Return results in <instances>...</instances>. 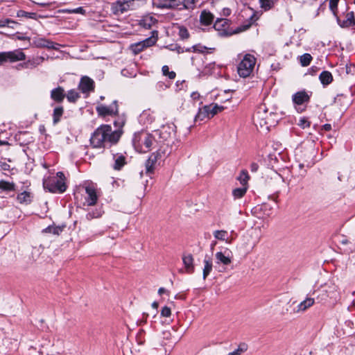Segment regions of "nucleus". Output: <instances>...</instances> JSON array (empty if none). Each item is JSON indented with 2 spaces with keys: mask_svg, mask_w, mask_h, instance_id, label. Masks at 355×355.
Here are the masks:
<instances>
[{
  "mask_svg": "<svg viewBox=\"0 0 355 355\" xmlns=\"http://www.w3.org/2000/svg\"><path fill=\"white\" fill-rule=\"evenodd\" d=\"M297 125L302 129H305L306 128H309L311 125V122L308 121L306 117H301L299 119Z\"/></svg>",
  "mask_w": 355,
  "mask_h": 355,
  "instance_id": "obj_46",
  "label": "nucleus"
},
{
  "mask_svg": "<svg viewBox=\"0 0 355 355\" xmlns=\"http://www.w3.org/2000/svg\"><path fill=\"white\" fill-rule=\"evenodd\" d=\"M44 189L51 193H62L67 188L66 178L62 172H58L55 175L45 177L43 180Z\"/></svg>",
  "mask_w": 355,
  "mask_h": 355,
  "instance_id": "obj_2",
  "label": "nucleus"
},
{
  "mask_svg": "<svg viewBox=\"0 0 355 355\" xmlns=\"http://www.w3.org/2000/svg\"><path fill=\"white\" fill-rule=\"evenodd\" d=\"M205 106L208 107L207 112L209 113L210 118L213 117L216 114L221 112L225 109L223 106L218 105V104L216 103H212L209 105Z\"/></svg>",
  "mask_w": 355,
  "mask_h": 355,
  "instance_id": "obj_25",
  "label": "nucleus"
},
{
  "mask_svg": "<svg viewBox=\"0 0 355 355\" xmlns=\"http://www.w3.org/2000/svg\"><path fill=\"white\" fill-rule=\"evenodd\" d=\"M260 240L257 229L246 232L242 238V247L245 249H253Z\"/></svg>",
  "mask_w": 355,
  "mask_h": 355,
  "instance_id": "obj_5",
  "label": "nucleus"
},
{
  "mask_svg": "<svg viewBox=\"0 0 355 355\" xmlns=\"http://www.w3.org/2000/svg\"><path fill=\"white\" fill-rule=\"evenodd\" d=\"M322 129L326 131H329L331 130V124H324L322 127Z\"/></svg>",
  "mask_w": 355,
  "mask_h": 355,
  "instance_id": "obj_55",
  "label": "nucleus"
},
{
  "mask_svg": "<svg viewBox=\"0 0 355 355\" xmlns=\"http://www.w3.org/2000/svg\"><path fill=\"white\" fill-rule=\"evenodd\" d=\"M223 23H225V21L223 19L217 20L214 24V28H217V26H218L220 24H222V25H223Z\"/></svg>",
  "mask_w": 355,
  "mask_h": 355,
  "instance_id": "obj_56",
  "label": "nucleus"
},
{
  "mask_svg": "<svg viewBox=\"0 0 355 355\" xmlns=\"http://www.w3.org/2000/svg\"><path fill=\"white\" fill-rule=\"evenodd\" d=\"M158 306H159V304H158V302H154L152 304V306H153L154 309H157L158 308Z\"/></svg>",
  "mask_w": 355,
  "mask_h": 355,
  "instance_id": "obj_61",
  "label": "nucleus"
},
{
  "mask_svg": "<svg viewBox=\"0 0 355 355\" xmlns=\"http://www.w3.org/2000/svg\"><path fill=\"white\" fill-rule=\"evenodd\" d=\"M63 107L61 106L57 107L54 109L53 114L54 124H56L60 121V118L63 114Z\"/></svg>",
  "mask_w": 355,
  "mask_h": 355,
  "instance_id": "obj_32",
  "label": "nucleus"
},
{
  "mask_svg": "<svg viewBox=\"0 0 355 355\" xmlns=\"http://www.w3.org/2000/svg\"><path fill=\"white\" fill-rule=\"evenodd\" d=\"M314 304L315 299L313 297H307L305 300L297 304L294 311L296 313H304L313 306Z\"/></svg>",
  "mask_w": 355,
  "mask_h": 355,
  "instance_id": "obj_16",
  "label": "nucleus"
},
{
  "mask_svg": "<svg viewBox=\"0 0 355 355\" xmlns=\"http://www.w3.org/2000/svg\"><path fill=\"white\" fill-rule=\"evenodd\" d=\"M0 189L5 191H10L15 190V184L4 180L0 181Z\"/></svg>",
  "mask_w": 355,
  "mask_h": 355,
  "instance_id": "obj_35",
  "label": "nucleus"
},
{
  "mask_svg": "<svg viewBox=\"0 0 355 355\" xmlns=\"http://www.w3.org/2000/svg\"><path fill=\"white\" fill-rule=\"evenodd\" d=\"M255 63L256 58L252 55H245L238 64L237 71L239 75L243 78L250 76L253 71Z\"/></svg>",
  "mask_w": 355,
  "mask_h": 355,
  "instance_id": "obj_4",
  "label": "nucleus"
},
{
  "mask_svg": "<svg viewBox=\"0 0 355 355\" xmlns=\"http://www.w3.org/2000/svg\"><path fill=\"white\" fill-rule=\"evenodd\" d=\"M205 266L203 268V279H205L212 270V261L210 258H205L204 260Z\"/></svg>",
  "mask_w": 355,
  "mask_h": 355,
  "instance_id": "obj_28",
  "label": "nucleus"
},
{
  "mask_svg": "<svg viewBox=\"0 0 355 355\" xmlns=\"http://www.w3.org/2000/svg\"><path fill=\"white\" fill-rule=\"evenodd\" d=\"M250 167H251V171H252V172H256V171H257V169H258L259 166H258V164H256V163H252V164H251V166H250Z\"/></svg>",
  "mask_w": 355,
  "mask_h": 355,
  "instance_id": "obj_54",
  "label": "nucleus"
},
{
  "mask_svg": "<svg viewBox=\"0 0 355 355\" xmlns=\"http://www.w3.org/2000/svg\"><path fill=\"white\" fill-rule=\"evenodd\" d=\"M125 123V119L123 116H119L117 119L114 121V126L117 128L116 130H122L123 127Z\"/></svg>",
  "mask_w": 355,
  "mask_h": 355,
  "instance_id": "obj_38",
  "label": "nucleus"
},
{
  "mask_svg": "<svg viewBox=\"0 0 355 355\" xmlns=\"http://www.w3.org/2000/svg\"><path fill=\"white\" fill-rule=\"evenodd\" d=\"M85 192L87 195L85 201L87 205L94 206L96 204L98 196L96 189L93 186H86Z\"/></svg>",
  "mask_w": 355,
  "mask_h": 355,
  "instance_id": "obj_13",
  "label": "nucleus"
},
{
  "mask_svg": "<svg viewBox=\"0 0 355 355\" xmlns=\"http://www.w3.org/2000/svg\"><path fill=\"white\" fill-rule=\"evenodd\" d=\"M175 125L174 124H168L162 126L159 130L155 131V134L159 136L162 141H169L175 137Z\"/></svg>",
  "mask_w": 355,
  "mask_h": 355,
  "instance_id": "obj_10",
  "label": "nucleus"
},
{
  "mask_svg": "<svg viewBox=\"0 0 355 355\" xmlns=\"http://www.w3.org/2000/svg\"><path fill=\"white\" fill-rule=\"evenodd\" d=\"M51 97L53 101L61 103L65 97L64 89L61 87H58L53 89L51 92Z\"/></svg>",
  "mask_w": 355,
  "mask_h": 355,
  "instance_id": "obj_20",
  "label": "nucleus"
},
{
  "mask_svg": "<svg viewBox=\"0 0 355 355\" xmlns=\"http://www.w3.org/2000/svg\"><path fill=\"white\" fill-rule=\"evenodd\" d=\"M207 49L208 48L205 46H202L201 44H196L191 46L187 51L192 52L204 53Z\"/></svg>",
  "mask_w": 355,
  "mask_h": 355,
  "instance_id": "obj_40",
  "label": "nucleus"
},
{
  "mask_svg": "<svg viewBox=\"0 0 355 355\" xmlns=\"http://www.w3.org/2000/svg\"><path fill=\"white\" fill-rule=\"evenodd\" d=\"M17 39L19 40H28V41L30 40L29 37H25V36H18Z\"/></svg>",
  "mask_w": 355,
  "mask_h": 355,
  "instance_id": "obj_58",
  "label": "nucleus"
},
{
  "mask_svg": "<svg viewBox=\"0 0 355 355\" xmlns=\"http://www.w3.org/2000/svg\"><path fill=\"white\" fill-rule=\"evenodd\" d=\"M216 263L217 264H223L224 266L230 265L232 263V256L230 253L217 252L215 254Z\"/></svg>",
  "mask_w": 355,
  "mask_h": 355,
  "instance_id": "obj_17",
  "label": "nucleus"
},
{
  "mask_svg": "<svg viewBox=\"0 0 355 355\" xmlns=\"http://www.w3.org/2000/svg\"><path fill=\"white\" fill-rule=\"evenodd\" d=\"M213 234L218 240L224 241L227 243H230L232 241L231 240H229L228 233L225 230H216L214 232Z\"/></svg>",
  "mask_w": 355,
  "mask_h": 355,
  "instance_id": "obj_26",
  "label": "nucleus"
},
{
  "mask_svg": "<svg viewBox=\"0 0 355 355\" xmlns=\"http://www.w3.org/2000/svg\"><path fill=\"white\" fill-rule=\"evenodd\" d=\"M246 349L239 347L234 351L230 352L227 355H241Z\"/></svg>",
  "mask_w": 355,
  "mask_h": 355,
  "instance_id": "obj_51",
  "label": "nucleus"
},
{
  "mask_svg": "<svg viewBox=\"0 0 355 355\" xmlns=\"http://www.w3.org/2000/svg\"><path fill=\"white\" fill-rule=\"evenodd\" d=\"M171 309L168 306H164L162 309V311H161V315L162 317H169L171 316Z\"/></svg>",
  "mask_w": 355,
  "mask_h": 355,
  "instance_id": "obj_48",
  "label": "nucleus"
},
{
  "mask_svg": "<svg viewBox=\"0 0 355 355\" xmlns=\"http://www.w3.org/2000/svg\"><path fill=\"white\" fill-rule=\"evenodd\" d=\"M162 153L170 155V154L173 153V151L171 149L170 150H168V147H167L166 148L164 149V150L162 152Z\"/></svg>",
  "mask_w": 355,
  "mask_h": 355,
  "instance_id": "obj_57",
  "label": "nucleus"
},
{
  "mask_svg": "<svg viewBox=\"0 0 355 355\" xmlns=\"http://www.w3.org/2000/svg\"><path fill=\"white\" fill-rule=\"evenodd\" d=\"M96 110L98 116L102 117L116 115L119 112L117 102L116 101L110 106L99 105L96 107Z\"/></svg>",
  "mask_w": 355,
  "mask_h": 355,
  "instance_id": "obj_11",
  "label": "nucleus"
},
{
  "mask_svg": "<svg viewBox=\"0 0 355 355\" xmlns=\"http://www.w3.org/2000/svg\"><path fill=\"white\" fill-rule=\"evenodd\" d=\"M3 144H4V145H7V143L0 141V145H3Z\"/></svg>",
  "mask_w": 355,
  "mask_h": 355,
  "instance_id": "obj_62",
  "label": "nucleus"
},
{
  "mask_svg": "<svg viewBox=\"0 0 355 355\" xmlns=\"http://www.w3.org/2000/svg\"><path fill=\"white\" fill-rule=\"evenodd\" d=\"M125 164L124 157H118L115 160L114 168L115 170H120Z\"/></svg>",
  "mask_w": 355,
  "mask_h": 355,
  "instance_id": "obj_41",
  "label": "nucleus"
},
{
  "mask_svg": "<svg viewBox=\"0 0 355 355\" xmlns=\"http://www.w3.org/2000/svg\"><path fill=\"white\" fill-rule=\"evenodd\" d=\"M191 97L194 101H200V104L202 103V101H201V96L198 92H193L191 94Z\"/></svg>",
  "mask_w": 355,
  "mask_h": 355,
  "instance_id": "obj_50",
  "label": "nucleus"
},
{
  "mask_svg": "<svg viewBox=\"0 0 355 355\" xmlns=\"http://www.w3.org/2000/svg\"><path fill=\"white\" fill-rule=\"evenodd\" d=\"M162 71L163 74L168 76L170 79H174L175 78V73L174 71H169V68L167 65L163 66Z\"/></svg>",
  "mask_w": 355,
  "mask_h": 355,
  "instance_id": "obj_44",
  "label": "nucleus"
},
{
  "mask_svg": "<svg viewBox=\"0 0 355 355\" xmlns=\"http://www.w3.org/2000/svg\"><path fill=\"white\" fill-rule=\"evenodd\" d=\"M310 98L311 94L304 90L299 91L293 95L292 101L297 112L301 113L305 110L304 108L302 109L300 106L308 103Z\"/></svg>",
  "mask_w": 355,
  "mask_h": 355,
  "instance_id": "obj_7",
  "label": "nucleus"
},
{
  "mask_svg": "<svg viewBox=\"0 0 355 355\" xmlns=\"http://www.w3.org/2000/svg\"><path fill=\"white\" fill-rule=\"evenodd\" d=\"M178 29V35L182 40L188 39L189 37V31L185 27L182 26H179Z\"/></svg>",
  "mask_w": 355,
  "mask_h": 355,
  "instance_id": "obj_43",
  "label": "nucleus"
},
{
  "mask_svg": "<svg viewBox=\"0 0 355 355\" xmlns=\"http://www.w3.org/2000/svg\"><path fill=\"white\" fill-rule=\"evenodd\" d=\"M183 264L185 268V270L189 274L194 272V265H193V257L191 254H184L182 257Z\"/></svg>",
  "mask_w": 355,
  "mask_h": 355,
  "instance_id": "obj_18",
  "label": "nucleus"
},
{
  "mask_svg": "<svg viewBox=\"0 0 355 355\" xmlns=\"http://www.w3.org/2000/svg\"><path fill=\"white\" fill-rule=\"evenodd\" d=\"M268 158L270 159L269 167L272 168H275V164L278 162L277 157H268Z\"/></svg>",
  "mask_w": 355,
  "mask_h": 355,
  "instance_id": "obj_52",
  "label": "nucleus"
},
{
  "mask_svg": "<svg viewBox=\"0 0 355 355\" xmlns=\"http://www.w3.org/2000/svg\"><path fill=\"white\" fill-rule=\"evenodd\" d=\"M248 190V187H241L240 188H236L232 191V196L234 199L241 198L245 196Z\"/></svg>",
  "mask_w": 355,
  "mask_h": 355,
  "instance_id": "obj_29",
  "label": "nucleus"
},
{
  "mask_svg": "<svg viewBox=\"0 0 355 355\" xmlns=\"http://www.w3.org/2000/svg\"><path fill=\"white\" fill-rule=\"evenodd\" d=\"M157 31H153L152 36L137 43L130 46V49L135 54H137L142 51L144 49L153 46L157 40Z\"/></svg>",
  "mask_w": 355,
  "mask_h": 355,
  "instance_id": "obj_6",
  "label": "nucleus"
},
{
  "mask_svg": "<svg viewBox=\"0 0 355 355\" xmlns=\"http://www.w3.org/2000/svg\"><path fill=\"white\" fill-rule=\"evenodd\" d=\"M44 60V58H42V57H38V58H36L35 59H34V60L33 62L31 61H28L27 62V64L28 65H33V66H35L37 64H40V63H42L43 61Z\"/></svg>",
  "mask_w": 355,
  "mask_h": 355,
  "instance_id": "obj_49",
  "label": "nucleus"
},
{
  "mask_svg": "<svg viewBox=\"0 0 355 355\" xmlns=\"http://www.w3.org/2000/svg\"><path fill=\"white\" fill-rule=\"evenodd\" d=\"M157 21V19L151 15H146L140 21L139 24L144 28L149 29L155 25Z\"/></svg>",
  "mask_w": 355,
  "mask_h": 355,
  "instance_id": "obj_23",
  "label": "nucleus"
},
{
  "mask_svg": "<svg viewBox=\"0 0 355 355\" xmlns=\"http://www.w3.org/2000/svg\"><path fill=\"white\" fill-rule=\"evenodd\" d=\"M157 166V157H148L145 162L146 173H153Z\"/></svg>",
  "mask_w": 355,
  "mask_h": 355,
  "instance_id": "obj_21",
  "label": "nucleus"
},
{
  "mask_svg": "<svg viewBox=\"0 0 355 355\" xmlns=\"http://www.w3.org/2000/svg\"><path fill=\"white\" fill-rule=\"evenodd\" d=\"M65 12L68 13H76L82 15H84L85 13V10L82 7H79L72 10H66Z\"/></svg>",
  "mask_w": 355,
  "mask_h": 355,
  "instance_id": "obj_47",
  "label": "nucleus"
},
{
  "mask_svg": "<svg viewBox=\"0 0 355 355\" xmlns=\"http://www.w3.org/2000/svg\"><path fill=\"white\" fill-rule=\"evenodd\" d=\"M337 21L340 27L348 28L355 24L354 14L353 12H349L346 14L345 20L341 21L338 17H337Z\"/></svg>",
  "mask_w": 355,
  "mask_h": 355,
  "instance_id": "obj_19",
  "label": "nucleus"
},
{
  "mask_svg": "<svg viewBox=\"0 0 355 355\" xmlns=\"http://www.w3.org/2000/svg\"><path fill=\"white\" fill-rule=\"evenodd\" d=\"M94 83L92 79L87 76L81 78L78 87L83 93H87L94 90Z\"/></svg>",
  "mask_w": 355,
  "mask_h": 355,
  "instance_id": "obj_15",
  "label": "nucleus"
},
{
  "mask_svg": "<svg viewBox=\"0 0 355 355\" xmlns=\"http://www.w3.org/2000/svg\"><path fill=\"white\" fill-rule=\"evenodd\" d=\"M142 175H143V172L141 171V172L140 173V176L141 177V176H142Z\"/></svg>",
  "mask_w": 355,
  "mask_h": 355,
  "instance_id": "obj_64",
  "label": "nucleus"
},
{
  "mask_svg": "<svg viewBox=\"0 0 355 355\" xmlns=\"http://www.w3.org/2000/svg\"><path fill=\"white\" fill-rule=\"evenodd\" d=\"M181 5V0H160L157 3V7L162 9L166 8L182 10V8L180 7Z\"/></svg>",
  "mask_w": 355,
  "mask_h": 355,
  "instance_id": "obj_14",
  "label": "nucleus"
},
{
  "mask_svg": "<svg viewBox=\"0 0 355 355\" xmlns=\"http://www.w3.org/2000/svg\"><path fill=\"white\" fill-rule=\"evenodd\" d=\"M33 45L37 48H46L49 49L55 50L58 49V46H61L59 44L55 43L43 37L35 38L33 40Z\"/></svg>",
  "mask_w": 355,
  "mask_h": 355,
  "instance_id": "obj_12",
  "label": "nucleus"
},
{
  "mask_svg": "<svg viewBox=\"0 0 355 355\" xmlns=\"http://www.w3.org/2000/svg\"><path fill=\"white\" fill-rule=\"evenodd\" d=\"M66 97L68 101L75 103L80 98V94L76 90L71 89L68 91Z\"/></svg>",
  "mask_w": 355,
  "mask_h": 355,
  "instance_id": "obj_34",
  "label": "nucleus"
},
{
  "mask_svg": "<svg viewBox=\"0 0 355 355\" xmlns=\"http://www.w3.org/2000/svg\"><path fill=\"white\" fill-rule=\"evenodd\" d=\"M102 215V211L100 209H96L95 211H90L89 212L87 215H86V218L87 220H92L93 218H99L100 216H101Z\"/></svg>",
  "mask_w": 355,
  "mask_h": 355,
  "instance_id": "obj_42",
  "label": "nucleus"
},
{
  "mask_svg": "<svg viewBox=\"0 0 355 355\" xmlns=\"http://www.w3.org/2000/svg\"><path fill=\"white\" fill-rule=\"evenodd\" d=\"M17 24V23L16 21L10 19L6 18L0 19V28L8 26L14 28L15 26Z\"/></svg>",
  "mask_w": 355,
  "mask_h": 355,
  "instance_id": "obj_37",
  "label": "nucleus"
},
{
  "mask_svg": "<svg viewBox=\"0 0 355 355\" xmlns=\"http://www.w3.org/2000/svg\"><path fill=\"white\" fill-rule=\"evenodd\" d=\"M123 132L121 130L112 131L110 125H101L93 133L90 139L91 144L95 148L104 146L105 143L116 144Z\"/></svg>",
  "mask_w": 355,
  "mask_h": 355,
  "instance_id": "obj_1",
  "label": "nucleus"
},
{
  "mask_svg": "<svg viewBox=\"0 0 355 355\" xmlns=\"http://www.w3.org/2000/svg\"><path fill=\"white\" fill-rule=\"evenodd\" d=\"M312 60V56L309 53H304L300 56V62L302 66L307 67Z\"/></svg>",
  "mask_w": 355,
  "mask_h": 355,
  "instance_id": "obj_36",
  "label": "nucleus"
},
{
  "mask_svg": "<svg viewBox=\"0 0 355 355\" xmlns=\"http://www.w3.org/2000/svg\"><path fill=\"white\" fill-rule=\"evenodd\" d=\"M163 334L164 336V338H169V337L171 336V333L169 331H164L163 332Z\"/></svg>",
  "mask_w": 355,
  "mask_h": 355,
  "instance_id": "obj_59",
  "label": "nucleus"
},
{
  "mask_svg": "<svg viewBox=\"0 0 355 355\" xmlns=\"http://www.w3.org/2000/svg\"><path fill=\"white\" fill-rule=\"evenodd\" d=\"M31 15H32V14L23 11V10H19L17 12V16L18 17H31Z\"/></svg>",
  "mask_w": 355,
  "mask_h": 355,
  "instance_id": "obj_53",
  "label": "nucleus"
},
{
  "mask_svg": "<svg viewBox=\"0 0 355 355\" xmlns=\"http://www.w3.org/2000/svg\"><path fill=\"white\" fill-rule=\"evenodd\" d=\"M166 292V289L164 288H159V290H158V293L159 295H162L163 293H164Z\"/></svg>",
  "mask_w": 355,
  "mask_h": 355,
  "instance_id": "obj_60",
  "label": "nucleus"
},
{
  "mask_svg": "<svg viewBox=\"0 0 355 355\" xmlns=\"http://www.w3.org/2000/svg\"><path fill=\"white\" fill-rule=\"evenodd\" d=\"M250 179V177L248 175V173L246 171H242L240 173V175L237 177V180L239 181L240 184L242 185V187H248V182Z\"/></svg>",
  "mask_w": 355,
  "mask_h": 355,
  "instance_id": "obj_31",
  "label": "nucleus"
},
{
  "mask_svg": "<svg viewBox=\"0 0 355 355\" xmlns=\"http://www.w3.org/2000/svg\"><path fill=\"white\" fill-rule=\"evenodd\" d=\"M207 109L208 107L205 106L199 108V110L194 119L195 122H202L205 119H211L207 112Z\"/></svg>",
  "mask_w": 355,
  "mask_h": 355,
  "instance_id": "obj_22",
  "label": "nucleus"
},
{
  "mask_svg": "<svg viewBox=\"0 0 355 355\" xmlns=\"http://www.w3.org/2000/svg\"><path fill=\"white\" fill-rule=\"evenodd\" d=\"M17 199L20 203H29L31 201V196L29 192L24 191L18 194Z\"/></svg>",
  "mask_w": 355,
  "mask_h": 355,
  "instance_id": "obj_30",
  "label": "nucleus"
},
{
  "mask_svg": "<svg viewBox=\"0 0 355 355\" xmlns=\"http://www.w3.org/2000/svg\"><path fill=\"white\" fill-rule=\"evenodd\" d=\"M25 54L20 50L0 52V64L8 61L11 62L21 61L25 60Z\"/></svg>",
  "mask_w": 355,
  "mask_h": 355,
  "instance_id": "obj_9",
  "label": "nucleus"
},
{
  "mask_svg": "<svg viewBox=\"0 0 355 355\" xmlns=\"http://www.w3.org/2000/svg\"><path fill=\"white\" fill-rule=\"evenodd\" d=\"M299 166H300V168H303V167H304V164H300Z\"/></svg>",
  "mask_w": 355,
  "mask_h": 355,
  "instance_id": "obj_63",
  "label": "nucleus"
},
{
  "mask_svg": "<svg viewBox=\"0 0 355 355\" xmlns=\"http://www.w3.org/2000/svg\"><path fill=\"white\" fill-rule=\"evenodd\" d=\"M200 0H183L182 1V9H193Z\"/></svg>",
  "mask_w": 355,
  "mask_h": 355,
  "instance_id": "obj_33",
  "label": "nucleus"
},
{
  "mask_svg": "<svg viewBox=\"0 0 355 355\" xmlns=\"http://www.w3.org/2000/svg\"><path fill=\"white\" fill-rule=\"evenodd\" d=\"M272 113H268L264 107H260L253 116V121L257 126L268 129V116Z\"/></svg>",
  "mask_w": 355,
  "mask_h": 355,
  "instance_id": "obj_8",
  "label": "nucleus"
},
{
  "mask_svg": "<svg viewBox=\"0 0 355 355\" xmlns=\"http://www.w3.org/2000/svg\"><path fill=\"white\" fill-rule=\"evenodd\" d=\"M338 2L339 0H329V9L335 16H337Z\"/></svg>",
  "mask_w": 355,
  "mask_h": 355,
  "instance_id": "obj_45",
  "label": "nucleus"
},
{
  "mask_svg": "<svg viewBox=\"0 0 355 355\" xmlns=\"http://www.w3.org/2000/svg\"><path fill=\"white\" fill-rule=\"evenodd\" d=\"M261 7L265 10H270L272 8L274 3L272 0H259Z\"/></svg>",
  "mask_w": 355,
  "mask_h": 355,
  "instance_id": "obj_39",
  "label": "nucleus"
},
{
  "mask_svg": "<svg viewBox=\"0 0 355 355\" xmlns=\"http://www.w3.org/2000/svg\"><path fill=\"white\" fill-rule=\"evenodd\" d=\"M152 136L146 132H140L135 134L133 146L139 153H147L150 151L153 144Z\"/></svg>",
  "mask_w": 355,
  "mask_h": 355,
  "instance_id": "obj_3",
  "label": "nucleus"
},
{
  "mask_svg": "<svg viewBox=\"0 0 355 355\" xmlns=\"http://www.w3.org/2000/svg\"><path fill=\"white\" fill-rule=\"evenodd\" d=\"M320 80L324 85L330 84L333 80V76L329 71H322L320 75Z\"/></svg>",
  "mask_w": 355,
  "mask_h": 355,
  "instance_id": "obj_27",
  "label": "nucleus"
},
{
  "mask_svg": "<svg viewBox=\"0 0 355 355\" xmlns=\"http://www.w3.org/2000/svg\"><path fill=\"white\" fill-rule=\"evenodd\" d=\"M214 20V15L208 11L203 10L200 17V23L207 26L211 24Z\"/></svg>",
  "mask_w": 355,
  "mask_h": 355,
  "instance_id": "obj_24",
  "label": "nucleus"
}]
</instances>
